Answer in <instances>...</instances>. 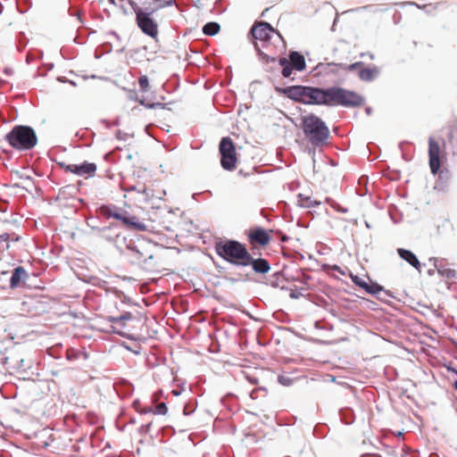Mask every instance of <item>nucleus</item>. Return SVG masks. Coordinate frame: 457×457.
<instances>
[{"mask_svg":"<svg viewBox=\"0 0 457 457\" xmlns=\"http://www.w3.org/2000/svg\"><path fill=\"white\" fill-rule=\"evenodd\" d=\"M216 254L225 262L236 266L245 267L249 251L246 245L236 239L220 238L214 242Z\"/></svg>","mask_w":457,"mask_h":457,"instance_id":"obj_1","label":"nucleus"},{"mask_svg":"<svg viewBox=\"0 0 457 457\" xmlns=\"http://www.w3.org/2000/svg\"><path fill=\"white\" fill-rule=\"evenodd\" d=\"M302 129L305 137L314 147H322L327 145L330 131L321 118L313 113L303 117Z\"/></svg>","mask_w":457,"mask_h":457,"instance_id":"obj_2","label":"nucleus"},{"mask_svg":"<svg viewBox=\"0 0 457 457\" xmlns=\"http://www.w3.org/2000/svg\"><path fill=\"white\" fill-rule=\"evenodd\" d=\"M96 212L104 219H114L121 222V224L129 230L146 231L147 226L139 220V219L130 214L128 211L115 204H102L96 209Z\"/></svg>","mask_w":457,"mask_h":457,"instance_id":"obj_3","label":"nucleus"},{"mask_svg":"<svg viewBox=\"0 0 457 457\" xmlns=\"http://www.w3.org/2000/svg\"><path fill=\"white\" fill-rule=\"evenodd\" d=\"M4 140L15 150L29 151L37 144L35 129L30 126L16 125L5 136Z\"/></svg>","mask_w":457,"mask_h":457,"instance_id":"obj_4","label":"nucleus"},{"mask_svg":"<svg viewBox=\"0 0 457 457\" xmlns=\"http://www.w3.org/2000/svg\"><path fill=\"white\" fill-rule=\"evenodd\" d=\"M126 247L131 252L132 262L137 263L143 269L149 270L154 268V253L149 249V245L145 243L136 244L132 240L126 243Z\"/></svg>","mask_w":457,"mask_h":457,"instance_id":"obj_5","label":"nucleus"},{"mask_svg":"<svg viewBox=\"0 0 457 457\" xmlns=\"http://www.w3.org/2000/svg\"><path fill=\"white\" fill-rule=\"evenodd\" d=\"M364 104L365 98L357 92L335 86L333 106L355 108L362 106Z\"/></svg>","mask_w":457,"mask_h":457,"instance_id":"obj_6","label":"nucleus"},{"mask_svg":"<svg viewBox=\"0 0 457 457\" xmlns=\"http://www.w3.org/2000/svg\"><path fill=\"white\" fill-rule=\"evenodd\" d=\"M96 218L90 216L87 219V225L92 230L96 231L98 235L104 240L110 243H115L117 248L120 247V241L122 240L126 243V237H122L120 231V226L117 222H111L107 226L99 227L97 225L91 224V220H95Z\"/></svg>","mask_w":457,"mask_h":457,"instance_id":"obj_7","label":"nucleus"},{"mask_svg":"<svg viewBox=\"0 0 457 457\" xmlns=\"http://www.w3.org/2000/svg\"><path fill=\"white\" fill-rule=\"evenodd\" d=\"M219 152L221 167L228 171L234 170L237 166V157L235 144L229 137H224L220 139Z\"/></svg>","mask_w":457,"mask_h":457,"instance_id":"obj_8","label":"nucleus"},{"mask_svg":"<svg viewBox=\"0 0 457 457\" xmlns=\"http://www.w3.org/2000/svg\"><path fill=\"white\" fill-rule=\"evenodd\" d=\"M428 157L431 173L434 175L438 173L439 180L447 182L450 178V173L447 170H442L440 171V146L432 137L428 139Z\"/></svg>","mask_w":457,"mask_h":457,"instance_id":"obj_9","label":"nucleus"},{"mask_svg":"<svg viewBox=\"0 0 457 457\" xmlns=\"http://www.w3.org/2000/svg\"><path fill=\"white\" fill-rule=\"evenodd\" d=\"M311 88L312 86L294 85L286 87H275V91L295 103L308 105Z\"/></svg>","mask_w":457,"mask_h":457,"instance_id":"obj_10","label":"nucleus"},{"mask_svg":"<svg viewBox=\"0 0 457 457\" xmlns=\"http://www.w3.org/2000/svg\"><path fill=\"white\" fill-rule=\"evenodd\" d=\"M335 86L329 87H312L311 88L308 105L333 106Z\"/></svg>","mask_w":457,"mask_h":457,"instance_id":"obj_11","label":"nucleus"},{"mask_svg":"<svg viewBox=\"0 0 457 457\" xmlns=\"http://www.w3.org/2000/svg\"><path fill=\"white\" fill-rule=\"evenodd\" d=\"M136 23L140 30L146 36L156 38L158 36V23L148 13H144L139 10L137 17H136Z\"/></svg>","mask_w":457,"mask_h":457,"instance_id":"obj_12","label":"nucleus"},{"mask_svg":"<svg viewBox=\"0 0 457 457\" xmlns=\"http://www.w3.org/2000/svg\"><path fill=\"white\" fill-rule=\"evenodd\" d=\"M254 47L256 49L257 55L259 57V59L263 63H269V62H277V58L276 57L270 56L267 54L263 53L259 48V46H258V45L256 43L254 44ZM278 63L282 68L281 75L283 76V78H289L291 76L292 72H293V70H295V69L291 66V64L289 63V61L287 60V58L280 57L279 59H278Z\"/></svg>","mask_w":457,"mask_h":457,"instance_id":"obj_13","label":"nucleus"},{"mask_svg":"<svg viewBox=\"0 0 457 457\" xmlns=\"http://www.w3.org/2000/svg\"><path fill=\"white\" fill-rule=\"evenodd\" d=\"M275 33L278 37L282 38L278 31H277L269 22L262 21L260 24L254 26L251 29V34L254 39L261 41H269L270 34Z\"/></svg>","mask_w":457,"mask_h":457,"instance_id":"obj_14","label":"nucleus"},{"mask_svg":"<svg viewBox=\"0 0 457 457\" xmlns=\"http://www.w3.org/2000/svg\"><path fill=\"white\" fill-rule=\"evenodd\" d=\"M251 266L255 273L266 274L270 270V262L264 258H253L249 253L247 259L245 262V267Z\"/></svg>","mask_w":457,"mask_h":457,"instance_id":"obj_15","label":"nucleus"},{"mask_svg":"<svg viewBox=\"0 0 457 457\" xmlns=\"http://www.w3.org/2000/svg\"><path fill=\"white\" fill-rule=\"evenodd\" d=\"M351 278L355 286L362 288L366 293L370 295H379L381 292H384V287L377 282H366L358 275H352Z\"/></svg>","mask_w":457,"mask_h":457,"instance_id":"obj_16","label":"nucleus"},{"mask_svg":"<svg viewBox=\"0 0 457 457\" xmlns=\"http://www.w3.org/2000/svg\"><path fill=\"white\" fill-rule=\"evenodd\" d=\"M248 239L253 245L256 244L261 246H266L270 241V237L263 228L255 227L249 231Z\"/></svg>","mask_w":457,"mask_h":457,"instance_id":"obj_17","label":"nucleus"},{"mask_svg":"<svg viewBox=\"0 0 457 457\" xmlns=\"http://www.w3.org/2000/svg\"><path fill=\"white\" fill-rule=\"evenodd\" d=\"M29 278V274L24 267L17 266L12 270V275L9 278L10 288L14 289L20 287L21 282H25Z\"/></svg>","mask_w":457,"mask_h":457,"instance_id":"obj_18","label":"nucleus"},{"mask_svg":"<svg viewBox=\"0 0 457 457\" xmlns=\"http://www.w3.org/2000/svg\"><path fill=\"white\" fill-rule=\"evenodd\" d=\"M97 166L94 162L84 161L79 164L73 165V174L91 178L95 175Z\"/></svg>","mask_w":457,"mask_h":457,"instance_id":"obj_19","label":"nucleus"},{"mask_svg":"<svg viewBox=\"0 0 457 457\" xmlns=\"http://www.w3.org/2000/svg\"><path fill=\"white\" fill-rule=\"evenodd\" d=\"M287 60L291 66L297 71H303L306 68L305 58L298 51H290Z\"/></svg>","mask_w":457,"mask_h":457,"instance_id":"obj_20","label":"nucleus"},{"mask_svg":"<svg viewBox=\"0 0 457 457\" xmlns=\"http://www.w3.org/2000/svg\"><path fill=\"white\" fill-rule=\"evenodd\" d=\"M397 253L401 259L408 262L411 267L420 271L421 264L414 253L404 248H398Z\"/></svg>","mask_w":457,"mask_h":457,"instance_id":"obj_21","label":"nucleus"},{"mask_svg":"<svg viewBox=\"0 0 457 457\" xmlns=\"http://www.w3.org/2000/svg\"><path fill=\"white\" fill-rule=\"evenodd\" d=\"M379 75V70L377 66L362 67L358 71V77L361 80L365 82H371L375 80Z\"/></svg>","mask_w":457,"mask_h":457,"instance_id":"obj_22","label":"nucleus"},{"mask_svg":"<svg viewBox=\"0 0 457 457\" xmlns=\"http://www.w3.org/2000/svg\"><path fill=\"white\" fill-rule=\"evenodd\" d=\"M339 417L341 421L346 425H351L355 420L354 411L349 407L341 408L339 410Z\"/></svg>","mask_w":457,"mask_h":457,"instance_id":"obj_23","label":"nucleus"},{"mask_svg":"<svg viewBox=\"0 0 457 457\" xmlns=\"http://www.w3.org/2000/svg\"><path fill=\"white\" fill-rule=\"evenodd\" d=\"M298 205L302 208H313L320 204V201L312 199L310 196H305L303 194L297 195Z\"/></svg>","mask_w":457,"mask_h":457,"instance_id":"obj_24","label":"nucleus"},{"mask_svg":"<svg viewBox=\"0 0 457 457\" xmlns=\"http://www.w3.org/2000/svg\"><path fill=\"white\" fill-rule=\"evenodd\" d=\"M328 67H339L341 70L343 71H359L360 69H362V67L364 66V62H353L352 64H345V63H337V62H328L327 64Z\"/></svg>","mask_w":457,"mask_h":457,"instance_id":"obj_25","label":"nucleus"},{"mask_svg":"<svg viewBox=\"0 0 457 457\" xmlns=\"http://www.w3.org/2000/svg\"><path fill=\"white\" fill-rule=\"evenodd\" d=\"M133 318V315L129 312H125L120 316L114 317V316H108L106 319L108 321L115 324H119L121 328H125L124 321L129 320Z\"/></svg>","mask_w":457,"mask_h":457,"instance_id":"obj_26","label":"nucleus"},{"mask_svg":"<svg viewBox=\"0 0 457 457\" xmlns=\"http://www.w3.org/2000/svg\"><path fill=\"white\" fill-rule=\"evenodd\" d=\"M220 26L218 22L210 21L204 25L203 33L206 36H215L219 33Z\"/></svg>","mask_w":457,"mask_h":457,"instance_id":"obj_27","label":"nucleus"},{"mask_svg":"<svg viewBox=\"0 0 457 457\" xmlns=\"http://www.w3.org/2000/svg\"><path fill=\"white\" fill-rule=\"evenodd\" d=\"M167 411H168V408H167V405L165 403H160L159 404L156 405L154 410H153L152 408H144L141 411H138V412L142 413V414L154 412V414H160V415H164L167 413Z\"/></svg>","mask_w":457,"mask_h":457,"instance_id":"obj_28","label":"nucleus"},{"mask_svg":"<svg viewBox=\"0 0 457 457\" xmlns=\"http://www.w3.org/2000/svg\"><path fill=\"white\" fill-rule=\"evenodd\" d=\"M437 272L445 278H457V273L454 270L446 268L444 264L438 267Z\"/></svg>","mask_w":457,"mask_h":457,"instance_id":"obj_29","label":"nucleus"},{"mask_svg":"<svg viewBox=\"0 0 457 457\" xmlns=\"http://www.w3.org/2000/svg\"><path fill=\"white\" fill-rule=\"evenodd\" d=\"M11 235L9 233H3L0 235V251H6L10 248Z\"/></svg>","mask_w":457,"mask_h":457,"instance_id":"obj_30","label":"nucleus"},{"mask_svg":"<svg viewBox=\"0 0 457 457\" xmlns=\"http://www.w3.org/2000/svg\"><path fill=\"white\" fill-rule=\"evenodd\" d=\"M152 2L155 4V9L159 10L175 4V0H152Z\"/></svg>","mask_w":457,"mask_h":457,"instance_id":"obj_31","label":"nucleus"},{"mask_svg":"<svg viewBox=\"0 0 457 457\" xmlns=\"http://www.w3.org/2000/svg\"><path fill=\"white\" fill-rule=\"evenodd\" d=\"M196 401L195 400H193L192 402H189L187 403L185 406H184V409H183V414L185 416H188L190 414H192L195 409H196Z\"/></svg>","mask_w":457,"mask_h":457,"instance_id":"obj_32","label":"nucleus"},{"mask_svg":"<svg viewBox=\"0 0 457 457\" xmlns=\"http://www.w3.org/2000/svg\"><path fill=\"white\" fill-rule=\"evenodd\" d=\"M138 84L140 87V90L144 93L148 91L149 87V79L146 75H141L138 79Z\"/></svg>","mask_w":457,"mask_h":457,"instance_id":"obj_33","label":"nucleus"},{"mask_svg":"<svg viewBox=\"0 0 457 457\" xmlns=\"http://www.w3.org/2000/svg\"><path fill=\"white\" fill-rule=\"evenodd\" d=\"M279 278H280L279 272H275L274 274H272L271 277H270L267 279V284L272 287H278L279 286Z\"/></svg>","mask_w":457,"mask_h":457,"instance_id":"obj_34","label":"nucleus"},{"mask_svg":"<svg viewBox=\"0 0 457 457\" xmlns=\"http://www.w3.org/2000/svg\"><path fill=\"white\" fill-rule=\"evenodd\" d=\"M326 425L324 424H318L315 426L314 429H313V435L316 436V437H324L326 436Z\"/></svg>","mask_w":457,"mask_h":457,"instance_id":"obj_35","label":"nucleus"},{"mask_svg":"<svg viewBox=\"0 0 457 457\" xmlns=\"http://www.w3.org/2000/svg\"><path fill=\"white\" fill-rule=\"evenodd\" d=\"M120 386L123 387V395H131L133 390H134L133 385L131 383H129V381H126V380H122L120 382Z\"/></svg>","mask_w":457,"mask_h":457,"instance_id":"obj_36","label":"nucleus"},{"mask_svg":"<svg viewBox=\"0 0 457 457\" xmlns=\"http://www.w3.org/2000/svg\"><path fill=\"white\" fill-rule=\"evenodd\" d=\"M138 194L143 195L146 201H149L154 196L153 190L148 189L145 186L139 187Z\"/></svg>","mask_w":457,"mask_h":457,"instance_id":"obj_37","label":"nucleus"},{"mask_svg":"<svg viewBox=\"0 0 457 457\" xmlns=\"http://www.w3.org/2000/svg\"><path fill=\"white\" fill-rule=\"evenodd\" d=\"M457 137V129H451L447 134V144L454 147L455 137Z\"/></svg>","mask_w":457,"mask_h":457,"instance_id":"obj_38","label":"nucleus"},{"mask_svg":"<svg viewBox=\"0 0 457 457\" xmlns=\"http://www.w3.org/2000/svg\"><path fill=\"white\" fill-rule=\"evenodd\" d=\"M377 296V298L380 301H383V302H388L389 299L393 298V295L390 291L388 290H386L384 288V292H381L379 295H375Z\"/></svg>","mask_w":457,"mask_h":457,"instance_id":"obj_39","label":"nucleus"},{"mask_svg":"<svg viewBox=\"0 0 457 457\" xmlns=\"http://www.w3.org/2000/svg\"><path fill=\"white\" fill-rule=\"evenodd\" d=\"M159 9H155V4H153V2H150L149 5L145 7V8H141V11L144 12V13H148L149 16L153 17V14L154 12H156Z\"/></svg>","mask_w":457,"mask_h":457,"instance_id":"obj_40","label":"nucleus"},{"mask_svg":"<svg viewBox=\"0 0 457 457\" xmlns=\"http://www.w3.org/2000/svg\"><path fill=\"white\" fill-rule=\"evenodd\" d=\"M110 331L114 333V334H117L122 337H126V338H129V339H131L132 337L130 336H128L125 332L121 331L120 329H119L117 327L113 326V325H111L110 326Z\"/></svg>","mask_w":457,"mask_h":457,"instance_id":"obj_41","label":"nucleus"},{"mask_svg":"<svg viewBox=\"0 0 457 457\" xmlns=\"http://www.w3.org/2000/svg\"><path fill=\"white\" fill-rule=\"evenodd\" d=\"M278 380L281 385L287 386L293 383V379L291 378L283 375H279Z\"/></svg>","mask_w":457,"mask_h":457,"instance_id":"obj_42","label":"nucleus"},{"mask_svg":"<svg viewBox=\"0 0 457 457\" xmlns=\"http://www.w3.org/2000/svg\"><path fill=\"white\" fill-rule=\"evenodd\" d=\"M328 63H319V65L317 66L318 68H320V67H324V71L327 72V73H337V70L340 69L339 67H328L327 65Z\"/></svg>","mask_w":457,"mask_h":457,"instance_id":"obj_43","label":"nucleus"},{"mask_svg":"<svg viewBox=\"0 0 457 457\" xmlns=\"http://www.w3.org/2000/svg\"><path fill=\"white\" fill-rule=\"evenodd\" d=\"M402 6H404V5H414L416 6L417 8L419 9H421V10H425L428 7H432V4H423V5H420L418 4H416L415 2H403V3H401L400 4Z\"/></svg>","mask_w":457,"mask_h":457,"instance_id":"obj_44","label":"nucleus"},{"mask_svg":"<svg viewBox=\"0 0 457 457\" xmlns=\"http://www.w3.org/2000/svg\"><path fill=\"white\" fill-rule=\"evenodd\" d=\"M151 427H152V422H148L146 424H143L138 428L139 434L140 435H146L150 431Z\"/></svg>","mask_w":457,"mask_h":457,"instance_id":"obj_45","label":"nucleus"},{"mask_svg":"<svg viewBox=\"0 0 457 457\" xmlns=\"http://www.w3.org/2000/svg\"><path fill=\"white\" fill-rule=\"evenodd\" d=\"M146 108L147 109H156V108L167 109V104L159 103V102L151 103L150 104H146Z\"/></svg>","mask_w":457,"mask_h":457,"instance_id":"obj_46","label":"nucleus"},{"mask_svg":"<svg viewBox=\"0 0 457 457\" xmlns=\"http://www.w3.org/2000/svg\"><path fill=\"white\" fill-rule=\"evenodd\" d=\"M128 4L130 5L132 10L134 11L136 17H137L139 10H141L142 7L138 6V4L133 0H128Z\"/></svg>","mask_w":457,"mask_h":457,"instance_id":"obj_47","label":"nucleus"},{"mask_svg":"<svg viewBox=\"0 0 457 457\" xmlns=\"http://www.w3.org/2000/svg\"><path fill=\"white\" fill-rule=\"evenodd\" d=\"M130 137L129 134L126 133V132H123L121 130H118L116 132V138L119 139V140H123V141H126L128 140V138Z\"/></svg>","mask_w":457,"mask_h":457,"instance_id":"obj_48","label":"nucleus"},{"mask_svg":"<svg viewBox=\"0 0 457 457\" xmlns=\"http://www.w3.org/2000/svg\"><path fill=\"white\" fill-rule=\"evenodd\" d=\"M312 278V277L306 273L302 272L301 277L297 278V280L304 285L308 284V281Z\"/></svg>","mask_w":457,"mask_h":457,"instance_id":"obj_49","label":"nucleus"},{"mask_svg":"<svg viewBox=\"0 0 457 457\" xmlns=\"http://www.w3.org/2000/svg\"><path fill=\"white\" fill-rule=\"evenodd\" d=\"M68 13L70 16H75L77 17L78 21L80 22V23H83V21H82V18H81V13L80 12H75L71 7L69 8V11H68Z\"/></svg>","mask_w":457,"mask_h":457,"instance_id":"obj_50","label":"nucleus"},{"mask_svg":"<svg viewBox=\"0 0 457 457\" xmlns=\"http://www.w3.org/2000/svg\"><path fill=\"white\" fill-rule=\"evenodd\" d=\"M303 295V293L297 291L296 289L291 290L289 293V297L291 299H298Z\"/></svg>","mask_w":457,"mask_h":457,"instance_id":"obj_51","label":"nucleus"},{"mask_svg":"<svg viewBox=\"0 0 457 457\" xmlns=\"http://www.w3.org/2000/svg\"><path fill=\"white\" fill-rule=\"evenodd\" d=\"M428 262L432 263L436 270L442 265V262L436 257L429 258Z\"/></svg>","mask_w":457,"mask_h":457,"instance_id":"obj_52","label":"nucleus"},{"mask_svg":"<svg viewBox=\"0 0 457 457\" xmlns=\"http://www.w3.org/2000/svg\"><path fill=\"white\" fill-rule=\"evenodd\" d=\"M140 187H137V186H129L127 187H123L122 189L126 192H132V191H136L138 193V189H139Z\"/></svg>","mask_w":457,"mask_h":457,"instance_id":"obj_53","label":"nucleus"},{"mask_svg":"<svg viewBox=\"0 0 457 457\" xmlns=\"http://www.w3.org/2000/svg\"><path fill=\"white\" fill-rule=\"evenodd\" d=\"M120 294L121 295V296H119V297L120 298L122 303H129L130 302L129 297L127 296L126 295H124V293L120 292Z\"/></svg>","mask_w":457,"mask_h":457,"instance_id":"obj_54","label":"nucleus"},{"mask_svg":"<svg viewBox=\"0 0 457 457\" xmlns=\"http://www.w3.org/2000/svg\"><path fill=\"white\" fill-rule=\"evenodd\" d=\"M4 73L6 76H12L13 74V70L12 68L6 67L4 69Z\"/></svg>","mask_w":457,"mask_h":457,"instance_id":"obj_55","label":"nucleus"},{"mask_svg":"<svg viewBox=\"0 0 457 457\" xmlns=\"http://www.w3.org/2000/svg\"><path fill=\"white\" fill-rule=\"evenodd\" d=\"M33 60L34 56L30 53H28L26 56V63L30 64Z\"/></svg>","mask_w":457,"mask_h":457,"instance_id":"obj_56","label":"nucleus"},{"mask_svg":"<svg viewBox=\"0 0 457 457\" xmlns=\"http://www.w3.org/2000/svg\"><path fill=\"white\" fill-rule=\"evenodd\" d=\"M17 368H18V369H23V370H26V367L24 366V360H23V359H21V360L18 361Z\"/></svg>","mask_w":457,"mask_h":457,"instance_id":"obj_57","label":"nucleus"},{"mask_svg":"<svg viewBox=\"0 0 457 457\" xmlns=\"http://www.w3.org/2000/svg\"><path fill=\"white\" fill-rule=\"evenodd\" d=\"M73 165H74V164H66V166H65L64 170H65L66 171H69V172L73 173Z\"/></svg>","mask_w":457,"mask_h":457,"instance_id":"obj_58","label":"nucleus"},{"mask_svg":"<svg viewBox=\"0 0 457 457\" xmlns=\"http://www.w3.org/2000/svg\"><path fill=\"white\" fill-rule=\"evenodd\" d=\"M337 212H342V213H345L348 212L347 208H345V207H342L340 205H338V207L337 208Z\"/></svg>","mask_w":457,"mask_h":457,"instance_id":"obj_59","label":"nucleus"},{"mask_svg":"<svg viewBox=\"0 0 457 457\" xmlns=\"http://www.w3.org/2000/svg\"><path fill=\"white\" fill-rule=\"evenodd\" d=\"M129 98L135 101H138L137 92H131V95L129 96Z\"/></svg>","mask_w":457,"mask_h":457,"instance_id":"obj_60","label":"nucleus"},{"mask_svg":"<svg viewBox=\"0 0 457 457\" xmlns=\"http://www.w3.org/2000/svg\"><path fill=\"white\" fill-rule=\"evenodd\" d=\"M171 393H172L173 395L179 396V395H181L182 390L173 389Z\"/></svg>","mask_w":457,"mask_h":457,"instance_id":"obj_61","label":"nucleus"},{"mask_svg":"<svg viewBox=\"0 0 457 457\" xmlns=\"http://www.w3.org/2000/svg\"><path fill=\"white\" fill-rule=\"evenodd\" d=\"M108 34H109V35H111V36H113V37H116L118 40H120V36L117 34V32H116V31H114V30H111Z\"/></svg>","mask_w":457,"mask_h":457,"instance_id":"obj_62","label":"nucleus"},{"mask_svg":"<svg viewBox=\"0 0 457 457\" xmlns=\"http://www.w3.org/2000/svg\"><path fill=\"white\" fill-rule=\"evenodd\" d=\"M137 102L139 103V104L145 106V108H146V104H151V103H146L145 101V99H139Z\"/></svg>","mask_w":457,"mask_h":457,"instance_id":"obj_63","label":"nucleus"},{"mask_svg":"<svg viewBox=\"0 0 457 457\" xmlns=\"http://www.w3.org/2000/svg\"><path fill=\"white\" fill-rule=\"evenodd\" d=\"M102 122L105 125L107 129H110L112 126V124L106 120H103Z\"/></svg>","mask_w":457,"mask_h":457,"instance_id":"obj_64","label":"nucleus"}]
</instances>
